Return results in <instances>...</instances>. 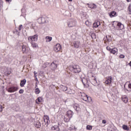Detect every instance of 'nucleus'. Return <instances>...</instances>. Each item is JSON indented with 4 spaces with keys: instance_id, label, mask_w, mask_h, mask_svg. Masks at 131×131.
Returning a JSON list of instances; mask_svg holds the SVG:
<instances>
[{
    "instance_id": "nucleus-46",
    "label": "nucleus",
    "mask_w": 131,
    "mask_h": 131,
    "mask_svg": "<svg viewBox=\"0 0 131 131\" xmlns=\"http://www.w3.org/2000/svg\"><path fill=\"white\" fill-rule=\"evenodd\" d=\"M70 119H67L66 118H64V121H66V122H68V121H69Z\"/></svg>"
},
{
    "instance_id": "nucleus-22",
    "label": "nucleus",
    "mask_w": 131,
    "mask_h": 131,
    "mask_svg": "<svg viewBox=\"0 0 131 131\" xmlns=\"http://www.w3.org/2000/svg\"><path fill=\"white\" fill-rule=\"evenodd\" d=\"M26 83V79H24L20 81V86L23 87L24 86V85H25Z\"/></svg>"
},
{
    "instance_id": "nucleus-34",
    "label": "nucleus",
    "mask_w": 131,
    "mask_h": 131,
    "mask_svg": "<svg viewBox=\"0 0 131 131\" xmlns=\"http://www.w3.org/2000/svg\"><path fill=\"white\" fill-rule=\"evenodd\" d=\"M25 9H21V16H23L24 17V16H25Z\"/></svg>"
},
{
    "instance_id": "nucleus-31",
    "label": "nucleus",
    "mask_w": 131,
    "mask_h": 131,
    "mask_svg": "<svg viewBox=\"0 0 131 131\" xmlns=\"http://www.w3.org/2000/svg\"><path fill=\"white\" fill-rule=\"evenodd\" d=\"M86 95L84 93H80V97H81V99H82L83 98H84L85 96H86Z\"/></svg>"
},
{
    "instance_id": "nucleus-5",
    "label": "nucleus",
    "mask_w": 131,
    "mask_h": 131,
    "mask_svg": "<svg viewBox=\"0 0 131 131\" xmlns=\"http://www.w3.org/2000/svg\"><path fill=\"white\" fill-rule=\"evenodd\" d=\"M68 25L69 27H75L76 26V21L73 19H70L68 22Z\"/></svg>"
},
{
    "instance_id": "nucleus-15",
    "label": "nucleus",
    "mask_w": 131,
    "mask_h": 131,
    "mask_svg": "<svg viewBox=\"0 0 131 131\" xmlns=\"http://www.w3.org/2000/svg\"><path fill=\"white\" fill-rule=\"evenodd\" d=\"M114 23H117V26L119 27V29L122 30L124 28V26L121 23H117V21H114Z\"/></svg>"
},
{
    "instance_id": "nucleus-38",
    "label": "nucleus",
    "mask_w": 131,
    "mask_h": 131,
    "mask_svg": "<svg viewBox=\"0 0 131 131\" xmlns=\"http://www.w3.org/2000/svg\"><path fill=\"white\" fill-rule=\"evenodd\" d=\"M128 12L129 14H130V15H131V5L128 6Z\"/></svg>"
},
{
    "instance_id": "nucleus-57",
    "label": "nucleus",
    "mask_w": 131,
    "mask_h": 131,
    "mask_svg": "<svg viewBox=\"0 0 131 131\" xmlns=\"http://www.w3.org/2000/svg\"><path fill=\"white\" fill-rule=\"evenodd\" d=\"M69 2H72V0H69Z\"/></svg>"
},
{
    "instance_id": "nucleus-47",
    "label": "nucleus",
    "mask_w": 131,
    "mask_h": 131,
    "mask_svg": "<svg viewBox=\"0 0 131 131\" xmlns=\"http://www.w3.org/2000/svg\"><path fill=\"white\" fill-rule=\"evenodd\" d=\"M106 50H107V51H109L110 52H111V48H110V47H106Z\"/></svg>"
},
{
    "instance_id": "nucleus-50",
    "label": "nucleus",
    "mask_w": 131,
    "mask_h": 131,
    "mask_svg": "<svg viewBox=\"0 0 131 131\" xmlns=\"http://www.w3.org/2000/svg\"><path fill=\"white\" fill-rule=\"evenodd\" d=\"M128 88H129V89H131V81H130V82L128 84Z\"/></svg>"
},
{
    "instance_id": "nucleus-40",
    "label": "nucleus",
    "mask_w": 131,
    "mask_h": 131,
    "mask_svg": "<svg viewBox=\"0 0 131 131\" xmlns=\"http://www.w3.org/2000/svg\"><path fill=\"white\" fill-rule=\"evenodd\" d=\"M48 65H49V63L48 62H46L43 64V67L44 68H46L47 66H48Z\"/></svg>"
},
{
    "instance_id": "nucleus-29",
    "label": "nucleus",
    "mask_w": 131,
    "mask_h": 131,
    "mask_svg": "<svg viewBox=\"0 0 131 131\" xmlns=\"http://www.w3.org/2000/svg\"><path fill=\"white\" fill-rule=\"evenodd\" d=\"M52 129H53V130L58 131L59 130V127L57 125H54V126H53L52 127Z\"/></svg>"
},
{
    "instance_id": "nucleus-48",
    "label": "nucleus",
    "mask_w": 131,
    "mask_h": 131,
    "mask_svg": "<svg viewBox=\"0 0 131 131\" xmlns=\"http://www.w3.org/2000/svg\"><path fill=\"white\" fill-rule=\"evenodd\" d=\"M22 26H23L22 25H19V28H18L19 31H20V30H21L22 29Z\"/></svg>"
},
{
    "instance_id": "nucleus-16",
    "label": "nucleus",
    "mask_w": 131,
    "mask_h": 131,
    "mask_svg": "<svg viewBox=\"0 0 131 131\" xmlns=\"http://www.w3.org/2000/svg\"><path fill=\"white\" fill-rule=\"evenodd\" d=\"M117 52H118V49L116 48H114L111 49L110 53L111 54H113V55H115V54H117Z\"/></svg>"
},
{
    "instance_id": "nucleus-23",
    "label": "nucleus",
    "mask_w": 131,
    "mask_h": 131,
    "mask_svg": "<svg viewBox=\"0 0 131 131\" xmlns=\"http://www.w3.org/2000/svg\"><path fill=\"white\" fill-rule=\"evenodd\" d=\"M42 101V98L40 97H38L36 100V104H39L40 103H41Z\"/></svg>"
},
{
    "instance_id": "nucleus-44",
    "label": "nucleus",
    "mask_w": 131,
    "mask_h": 131,
    "mask_svg": "<svg viewBox=\"0 0 131 131\" xmlns=\"http://www.w3.org/2000/svg\"><path fill=\"white\" fill-rule=\"evenodd\" d=\"M119 58H120L121 59H123V58H124V55L121 54V55L119 56Z\"/></svg>"
},
{
    "instance_id": "nucleus-58",
    "label": "nucleus",
    "mask_w": 131,
    "mask_h": 131,
    "mask_svg": "<svg viewBox=\"0 0 131 131\" xmlns=\"http://www.w3.org/2000/svg\"><path fill=\"white\" fill-rule=\"evenodd\" d=\"M34 73L35 75V74H36V73H35V72H34Z\"/></svg>"
},
{
    "instance_id": "nucleus-12",
    "label": "nucleus",
    "mask_w": 131,
    "mask_h": 131,
    "mask_svg": "<svg viewBox=\"0 0 131 131\" xmlns=\"http://www.w3.org/2000/svg\"><path fill=\"white\" fill-rule=\"evenodd\" d=\"M38 22L39 24H43V23H46V18L45 17H39L38 19Z\"/></svg>"
},
{
    "instance_id": "nucleus-27",
    "label": "nucleus",
    "mask_w": 131,
    "mask_h": 131,
    "mask_svg": "<svg viewBox=\"0 0 131 131\" xmlns=\"http://www.w3.org/2000/svg\"><path fill=\"white\" fill-rule=\"evenodd\" d=\"M27 24H28V25L30 26V28H31L32 29H34V28L33 27V25L32 24V23H31V21H28L27 23Z\"/></svg>"
},
{
    "instance_id": "nucleus-54",
    "label": "nucleus",
    "mask_w": 131,
    "mask_h": 131,
    "mask_svg": "<svg viewBox=\"0 0 131 131\" xmlns=\"http://www.w3.org/2000/svg\"><path fill=\"white\" fill-rule=\"evenodd\" d=\"M128 3H130L131 2V0H126Z\"/></svg>"
},
{
    "instance_id": "nucleus-1",
    "label": "nucleus",
    "mask_w": 131,
    "mask_h": 131,
    "mask_svg": "<svg viewBox=\"0 0 131 131\" xmlns=\"http://www.w3.org/2000/svg\"><path fill=\"white\" fill-rule=\"evenodd\" d=\"M70 70L74 73H79L81 71L80 67L78 65H73L70 67Z\"/></svg>"
},
{
    "instance_id": "nucleus-45",
    "label": "nucleus",
    "mask_w": 131,
    "mask_h": 131,
    "mask_svg": "<svg viewBox=\"0 0 131 131\" xmlns=\"http://www.w3.org/2000/svg\"><path fill=\"white\" fill-rule=\"evenodd\" d=\"M19 94H23V93H24V90H23V89H20L19 91Z\"/></svg>"
},
{
    "instance_id": "nucleus-10",
    "label": "nucleus",
    "mask_w": 131,
    "mask_h": 131,
    "mask_svg": "<svg viewBox=\"0 0 131 131\" xmlns=\"http://www.w3.org/2000/svg\"><path fill=\"white\" fill-rule=\"evenodd\" d=\"M50 68L51 70H55L57 69V63H55V62H53L50 66Z\"/></svg>"
},
{
    "instance_id": "nucleus-18",
    "label": "nucleus",
    "mask_w": 131,
    "mask_h": 131,
    "mask_svg": "<svg viewBox=\"0 0 131 131\" xmlns=\"http://www.w3.org/2000/svg\"><path fill=\"white\" fill-rule=\"evenodd\" d=\"M122 101L126 104L128 102V98L126 96H123L122 97Z\"/></svg>"
},
{
    "instance_id": "nucleus-56",
    "label": "nucleus",
    "mask_w": 131,
    "mask_h": 131,
    "mask_svg": "<svg viewBox=\"0 0 131 131\" xmlns=\"http://www.w3.org/2000/svg\"><path fill=\"white\" fill-rule=\"evenodd\" d=\"M35 88L37 89V84H36Z\"/></svg>"
},
{
    "instance_id": "nucleus-6",
    "label": "nucleus",
    "mask_w": 131,
    "mask_h": 131,
    "mask_svg": "<svg viewBox=\"0 0 131 131\" xmlns=\"http://www.w3.org/2000/svg\"><path fill=\"white\" fill-rule=\"evenodd\" d=\"M18 90H19V89L17 86H12L8 88L7 91L8 93H15V92H17Z\"/></svg>"
},
{
    "instance_id": "nucleus-59",
    "label": "nucleus",
    "mask_w": 131,
    "mask_h": 131,
    "mask_svg": "<svg viewBox=\"0 0 131 131\" xmlns=\"http://www.w3.org/2000/svg\"><path fill=\"white\" fill-rule=\"evenodd\" d=\"M64 102H65V103H66L67 101L66 100Z\"/></svg>"
},
{
    "instance_id": "nucleus-13",
    "label": "nucleus",
    "mask_w": 131,
    "mask_h": 131,
    "mask_svg": "<svg viewBox=\"0 0 131 131\" xmlns=\"http://www.w3.org/2000/svg\"><path fill=\"white\" fill-rule=\"evenodd\" d=\"M106 80L105 81L106 84H110L111 82H112V77L111 76H109L106 78Z\"/></svg>"
},
{
    "instance_id": "nucleus-32",
    "label": "nucleus",
    "mask_w": 131,
    "mask_h": 131,
    "mask_svg": "<svg viewBox=\"0 0 131 131\" xmlns=\"http://www.w3.org/2000/svg\"><path fill=\"white\" fill-rule=\"evenodd\" d=\"M86 129H88V130H92V129H93V127L91 125H87L86 126Z\"/></svg>"
},
{
    "instance_id": "nucleus-28",
    "label": "nucleus",
    "mask_w": 131,
    "mask_h": 131,
    "mask_svg": "<svg viewBox=\"0 0 131 131\" xmlns=\"http://www.w3.org/2000/svg\"><path fill=\"white\" fill-rule=\"evenodd\" d=\"M122 128L124 130H129V128L126 125H123Z\"/></svg>"
},
{
    "instance_id": "nucleus-33",
    "label": "nucleus",
    "mask_w": 131,
    "mask_h": 131,
    "mask_svg": "<svg viewBox=\"0 0 131 131\" xmlns=\"http://www.w3.org/2000/svg\"><path fill=\"white\" fill-rule=\"evenodd\" d=\"M50 124V123H48L47 122H45L42 123L43 126H45V127H47V126Z\"/></svg>"
},
{
    "instance_id": "nucleus-21",
    "label": "nucleus",
    "mask_w": 131,
    "mask_h": 131,
    "mask_svg": "<svg viewBox=\"0 0 131 131\" xmlns=\"http://www.w3.org/2000/svg\"><path fill=\"white\" fill-rule=\"evenodd\" d=\"M34 124H35V126L36 127H37V128H39V127L41 126V123H40V122L39 121H37L35 122Z\"/></svg>"
},
{
    "instance_id": "nucleus-11",
    "label": "nucleus",
    "mask_w": 131,
    "mask_h": 131,
    "mask_svg": "<svg viewBox=\"0 0 131 131\" xmlns=\"http://www.w3.org/2000/svg\"><path fill=\"white\" fill-rule=\"evenodd\" d=\"M101 25V23L99 21L96 20L93 25V28H97Z\"/></svg>"
},
{
    "instance_id": "nucleus-39",
    "label": "nucleus",
    "mask_w": 131,
    "mask_h": 131,
    "mask_svg": "<svg viewBox=\"0 0 131 131\" xmlns=\"http://www.w3.org/2000/svg\"><path fill=\"white\" fill-rule=\"evenodd\" d=\"M85 25H86V26H90V25H91V23L90 21H89V20H86L85 22Z\"/></svg>"
},
{
    "instance_id": "nucleus-7",
    "label": "nucleus",
    "mask_w": 131,
    "mask_h": 131,
    "mask_svg": "<svg viewBox=\"0 0 131 131\" xmlns=\"http://www.w3.org/2000/svg\"><path fill=\"white\" fill-rule=\"evenodd\" d=\"M73 46L76 49H78V48H81V47H80V41H74Z\"/></svg>"
},
{
    "instance_id": "nucleus-20",
    "label": "nucleus",
    "mask_w": 131,
    "mask_h": 131,
    "mask_svg": "<svg viewBox=\"0 0 131 131\" xmlns=\"http://www.w3.org/2000/svg\"><path fill=\"white\" fill-rule=\"evenodd\" d=\"M116 14V12H115V11H113L110 13V16L111 17V18H113V17H116L117 16Z\"/></svg>"
},
{
    "instance_id": "nucleus-17",
    "label": "nucleus",
    "mask_w": 131,
    "mask_h": 131,
    "mask_svg": "<svg viewBox=\"0 0 131 131\" xmlns=\"http://www.w3.org/2000/svg\"><path fill=\"white\" fill-rule=\"evenodd\" d=\"M33 49H37L38 45L35 42H30Z\"/></svg>"
},
{
    "instance_id": "nucleus-42",
    "label": "nucleus",
    "mask_w": 131,
    "mask_h": 131,
    "mask_svg": "<svg viewBox=\"0 0 131 131\" xmlns=\"http://www.w3.org/2000/svg\"><path fill=\"white\" fill-rule=\"evenodd\" d=\"M2 8H3V1L0 0V10H1Z\"/></svg>"
},
{
    "instance_id": "nucleus-49",
    "label": "nucleus",
    "mask_w": 131,
    "mask_h": 131,
    "mask_svg": "<svg viewBox=\"0 0 131 131\" xmlns=\"http://www.w3.org/2000/svg\"><path fill=\"white\" fill-rule=\"evenodd\" d=\"M107 121H106V120H103L102 121V123L103 124H105V123H106Z\"/></svg>"
},
{
    "instance_id": "nucleus-4",
    "label": "nucleus",
    "mask_w": 131,
    "mask_h": 131,
    "mask_svg": "<svg viewBox=\"0 0 131 131\" xmlns=\"http://www.w3.org/2000/svg\"><path fill=\"white\" fill-rule=\"evenodd\" d=\"M53 50L54 52L58 53V52H60L62 50V46L59 43H57L54 46Z\"/></svg>"
},
{
    "instance_id": "nucleus-14",
    "label": "nucleus",
    "mask_w": 131,
    "mask_h": 131,
    "mask_svg": "<svg viewBox=\"0 0 131 131\" xmlns=\"http://www.w3.org/2000/svg\"><path fill=\"white\" fill-rule=\"evenodd\" d=\"M73 114H74L73 112L69 110L67 112V115L68 117H69V119H70V118H72V116H73Z\"/></svg>"
},
{
    "instance_id": "nucleus-37",
    "label": "nucleus",
    "mask_w": 131,
    "mask_h": 131,
    "mask_svg": "<svg viewBox=\"0 0 131 131\" xmlns=\"http://www.w3.org/2000/svg\"><path fill=\"white\" fill-rule=\"evenodd\" d=\"M86 102H89V103L92 102V98L91 97L88 96L87 97V101Z\"/></svg>"
},
{
    "instance_id": "nucleus-19",
    "label": "nucleus",
    "mask_w": 131,
    "mask_h": 131,
    "mask_svg": "<svg viewBox=\"0 0 131 131\" xmlns=\"http://www.w3.org/2000/svg\"><path fill=\"white\" fill-rule=\"evenodd\" d=\"M44 121L45 122H47V123H50V117H49V116H44Z\"/></svg>"
},
{
    "instance_id": "nucleus-35",
    "label": "nucleus",
    "mask_w": 131,
    "mask_h": 131,
    "mask_svg": "<svg viewBox=\"0 0 131 131\" xmlns=\"http://www.w3.org/2000/svg\"><path fill=\"white\" fill-rule=\"evenodd\" d=\"M91 36L93 39H94V38H96V34H95L94 33H92Z\"/></svg>"
},
{
    "instance_id": "nucleus-36",
    "label": "nucleus",
    "mask_w": 131,
    "mask_h": 131,
    "mask_svg": "<svg viewBox=\"0 0 131 131\" xmlns=\"http://www.w3.org/2000/svg\"><path fill=\"white\" fill-rule=\"evenodd\" d=\"M88 95H86L85 97H83V98H82V100H83V101H85V102H87L88 101Z\"/></svg>"
},
{
    "instance_id": "nucleus-2",
    "label": "nucleus",
    "mask_w": 131,
    "mask_h": 131,
    "mask_svg": "<svg viewBox=\"0 0 131 131\" xmlns=\"http://www.w3.org/2000/svg\"><path fill=\"white\" fill-rule=\"evenodd\" d=\"M29 42H34V41H37L38 39V35L35 34L33 36H29L28 38Z\"/></svg>"
},
{
    "instance_id": "nucleus-25",
    "label": "nucleus",
    "mask_w": 131,
    "mask_h": 131,
    "mask_svg": "<svg viewBox=\"0 0 131 131\" xmlns=\"http://www.w3.org/2000/svg\"><path fill=\"white\" fill-rule=\"evenodd\" d=\"M45 38L46 39V42H50L53 39V38L50 36H46Z\"/></svg>"
},
{
    "instance_id": "nucleus-8",
    "label": "nucleus",
    "mask_w": 131,
    "mask_h": 131,
    "mask_svg": "<svg viewBox=\"0 0 131 131\" xmlns=\"http://www.w3.org/2000/svg\"><path fill=\"white\" fill-rule=\"evenodd\" d=\"M91 79H92V84H93V85H95V86L98 85V81H97V78L92 76Z\"/></svg>"
},
{
    "instance_id": "nucleus-26",
    "label": "nucleus",
    "mask_w": 131,
    "mask_h": 131,
    "mask_svg": "<svg viewBox=\"0 0 131 131\" xmlns=\"http://www.w3.org/2000/svg\"><path fill=\"white\" fill-rule=\"evenodd\" d=\"M89 8H90V9H96V8H97V6L94 4H90L89 5Z\"/></svg>"
},
{
    "instance_id": "nucleus-24",
    "label": "nucleus",
    "mask_w": 131,
    "mask_h": 131,
    "mask_svg": "<svg viewBox=\"0 0 131 131\" xmlns=\"http://www.w3.org/2000/svg\"><path fill=\"white\" fill-rule=\"evenodd\" d=\"M61 91H63V92H66L68 90V88L66 86L61 85L60 86Z\"/></svg>"
},
{
    "instance_id": "nucleus-52",
    "label": "nucleus",
    "mask_w": 131,
    "mask_h": 131,
    "mask_svg": "<svg viewBox=\"0 0 131 131\" xmlns=\"http://www.w3.org/2000/svg\"><path fill=\"white\" fill-rule=\"evenodd\" d=\"M6 1L9 2H12V0H6Z\"/></svg>"
},
{
    "instance_id": "nucleus-53",
    "label": "nucleus",
    "mask_w": 131,
    "mask_h": 131,
    "mask_svg": "<svg viewBox=\"0 0 131 131\" xmlns=\"http://www.w3.org/2000/svg\"><path fill=\"white\" fill-rule=\"evenodd\" d=\"M68 94H69L70 95H71V92L70 91H69V92H68Z\"/></svg>"
},
{
    "instance_id": "nucleus-9",
    "label": "nucleus",
    "mask_w": 131,
    "mask_h": 131,
    "mask_svg": "<svg viewBox=\"0 0 131 131\" xmlns=\"http://www.w3.org/2000/svg\"><path fill=\"white\" fill-rule=\"evenodd\" d=\"M74 109L78 112V111H80V106L78 104V103H75L73 105Z\"/></svg>"
},
{
    "instance_id": "nucleus-3",
    "label": "nucleus",
    "mask_w": 131,
    "mask_h": 131,
    "mask_svg": "<svg viewBox=\"0 0 131 131\" xmlns=\"http://www.w3.org/2000/svg\"><path fill=\"white\" fill-rule=\"evenodd\" d=\"M30 50V48L27 45H25L24 44L22 46V52L23 54H28L29 53V51Z\"/></svg>"
},
{
    "instance_id": "nucleus-43",
    "label": "nucleus",
    "mask_w": 131,
    "mask_h": 131,
    "mask_svg": "<svg viewBox=\"0 0 131 131\" xmlns=\"http://www.w3.org/2000/svg\"><path fill=\"white\" fill-rule=\"evenodd\" d=\"M3 110H4V107H3V105L0 104V112H2Z\"/></svg>"
},
{
    "instance_id": "nucleus-51",
    "label": "nucleus",
    "mask_w": 131,
    "mask_h": 131,
    "mask_svg": "<svg viewBox=\"0 0 131 131\" xmlns=\"http://www.w3.org/2000/svg\"><path fill=\"white\" fill-rule=\"evenodd\" d=\"M16 33L17 34V35H20V32H18V31H16Z\"/></svg>"
},
{
    "instance_id": "nucleus-41",
    "label": "nucleus",
    "mask_w": 131,
    "mask_h": 131,
    "mask_svg": "<svg viewBox=\"0 0 131 131\" xmlns=\"http://www.w3.org/2000/svg\"><path fill=\"white\" fill-rule=\"evenodd\" d=\"M81 81L84 85H85V82L84 81H86V80L85 79H83L81 80Z\"/></svg>"
},
{
    "instance_id": "nucleus-55",
    "label": "nucleus",
    "mask_w": 131,
    "mask_h": 131,
    "mask_svg": "<svg viewBox=\"0 0 131 131\" xmlns=\"http://www.w3.org/2000/svg\"><path fill=\"white\" fill-rule=\"evenodd\" d=\"M7 74H9V75L11 74V72L7 73Z\"/></svg>"
},
{
    "instance_id": "nucleus-30",
    "label": "nucleus",
    "mask_w": 131,
    "mask_h": 131,
    "mask_svg": "<svg viewBox=\"0 0 131 131\" xmlns=\"http://www.w3.org/2000/svg\"><path fill=\"white\" fill-rule=\"evenodd\" d=\"M35 93L36 95H38L40 93V90L38 88H36L35 89Z\"/></svg>"
}]
</instances>
